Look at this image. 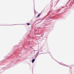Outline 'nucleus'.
Segmentation results:
<instances>
[{
	"label": "nucleus",
	"instance_id": "f257e3e1",
	"mask_svg": "<svg viewBox=\"0 0 74 74\" xmlns=\"http://www.w3.org/2000/svg\"><path fill=\"white\" fill-rule=\"evenodd\" d=\"M34 61H35V59H33L32 61V63H34Z\"/></svg>",
	"mask_w": 74,
	"mask_h": 74
},
{
	"label": "nucleus",
	"instance_id": "f03ea898",
	"mask_svg": "<svg viewBox=\"0 0 74 74\" xmlns=\"http://www.w3.org/2000/svg\"><path fill=\"white\" fill-rule=\"evenodd\" d=\"M27 25H30V23H27Z\"/></svg>",
	"mask_w": 74,
	"mask_h": 74
},
{
	"label": "nucleus",
	"instance_id": "7ed1b4c3",
	"mask_svg": "<svg viewBox=\"0 0 74 74\" xmlns=\"http://www.w3.org/2000/svg\"><path fill=\"white\" fill-rule=\"evenodd\" d=\"M41 14H39L38 15V17H39V16H40V15Z\"/></svg>",
	"mask_w": 74,
	"mask_h": 74
}]
</instances>
